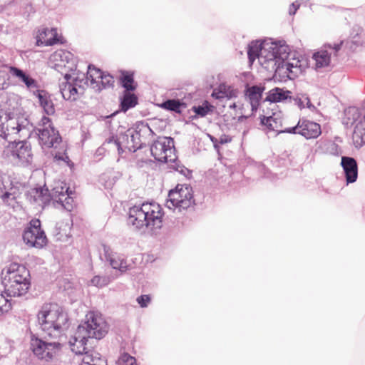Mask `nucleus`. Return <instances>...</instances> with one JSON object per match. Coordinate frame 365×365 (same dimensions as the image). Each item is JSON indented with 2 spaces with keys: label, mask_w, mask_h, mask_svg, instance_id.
I'll return each instance as SVG.
<instances>
[{
  "label": "nucleus",
  "mask_w": 365,
  "mask_h": 365,
  "mask_svg": "<svg viewBox=\"0 0 365 365\" xmlns=\"http://www.w3.org/2000/svg\"><path fill=\"white\" fill-rule=\"evenodd\" d=\"M163 212L157 203H143L129 209L128 222L134 229L154 231L163 225Z\"/></svg>",
  "instance_id": "obj_1"
},
{
  "label": "nucleus",
  "mask_w": 365,
  "mask_h": 365,
  "mask_svg": "<svg viewBox=\"0 0 365 365\" xmlns=\"http://www.w3.org/2000/svg\"><path fill=\"white\" fill-rule=\"evenodd\" d=\"M30 274L23 264L11 263L1 271V284L8 297L26 294L30 287Z\"/></svg>",
  "instance_id": "obj_2"
},
{
  "label": "nucleus",
  "mask_w": 365,
  "mask_h": 365,
  "mask_svg": "<svg viewBox=\"0 0 365 365\" xmlns=\"http://www.w3.org/2000/svg\"><path fill=\"white\" fill-rule=\"evenodd\" d=\"M41 328L48 335L52 331H61L66 325L68 318L62 307L56 303H45L37 314Z\"/></svg>",
  "instance_id": "obj_3"
},
{
  "label": "nucleus",
  "mask_w": 365,
  "mask_h": 365,
  "mask_svg": "<svg viewBox=\"0 0 365 365\" xmlns=\"http://www.w3.org/2000/svg\"><path fill=\"white\" fill-rule=\"evenodd\" d=\"M286 48L283 46H278L275 43H265L259 41H252L248 48V58L250 63H252L255 60L259 58L260 63L264 64L268 63L269 64L276 65V60L279 56L280 51L285 52Z\"/></svg>",
  "instance_id": "obj_4"
},
{
  "label": "nucleus",
  "mask_w": 365,
  "mask_h": 365,
  "mask_svg": "<svg viewBox=\"0 0 365 365\" xmlns=\"http://www.w3.org/2000/svg\"><path fill=\"white\" fill-rule=\"evenodd\" d=\"M194 203L192 187L186 184H178L168 193L166 205L170 209L180 210L190 207Z\"/></svg>",
  "instance_id": "obj_5"
},
{
  "label": "nucleus",
  "mask_w": 365,
  "mask_h": 365,
  "mask_svg": "<svg viewBox=\"0 0 365 365\" xmlns=\"http://www.w3.org/2000/svg\"><path fill=\"white\" fill-rule=\"evenodd\" d=\"M31 349L38 359L51 361L60 355L62 345L58 341L49 342L38 338H32Z\"/></svg>",
  "instance_id": "obj_6"
},
{
  "label": "nucleus",
  "mask_w": 365,
  "mask_h": 365,
  "mask_svg": "<svg viewBox=\"0 0 365 365\" xmlns=\"http://www.w3.org/2000/svg\"><path fill=\"white\" fill-rule=\"evenodd\" d=\"M83 325L79 326L84 329L85 333L91 338L101 339L108 331V324L99 312L91 311L86 316Z\"/></svg>",
  "instance_id": "obj_7"
},
{
  "label": "nucleus",
  "mask_w": 365,
  "mask_h": 365,
  "mask_svg": "<svg viewBox=\"0 0 365 365\" xmlns=\"http://www.w3.org/2000/svg\"><path fill=\"white\" fill-rule=\"evenodd\" d=\"M3 155L14 163H29L32 158L31 148L25 140L10 142L3 151Z\"/></svg>",
  "instance_id": "obj_8"
},
{
  "label": "nucleus",
  "mask_w": 365,
  "mask_h": 365,
  "mask_svg": "<svg viewBox=\"0 0 365 365\" xmlns=\"http://www.w3.org/2000/svg\"><path fill=\"white\" fill-rule=\"evenodd\" d=\"M154 158L162 163H173L176 159L173 140L171 138L159 137L150 147Z\"/></svg>",
  "instance_id": "obj_9"
},
{
  "label": "nucleus",
  "mask_w": 365,
  "mask_h": 365,
  "mask_svg": "<svg viewBox=\"0 0 365 365\" xmlns=\"http://www.w3.org/2000/svg\"><path fill=\"white\" fill-rule=\"evenodd\" d=\"M24 242L30 247L42 248L47 244V237L41 229V221L33 219L23 234Z\"/></svg>",
  "instance_id": "obj_10"
},
{
  "label": "nucleus",
  "mask_w": 365,
  "mask_h": 365,
  "mask_svg": "<svg viewBox=\"0 0 365 365\" xmlns=\"http://www.w3.org/2000/svg\"><path fill=\"white\" fill-rule=\"evenodd\" d=\"M51 200L61 204L66 210L71 211L75 207L74 192L69 190L67 184L63 181H56L51 192Z\"/></svg>",
  "instance_id": "obj_11"
},
{
  "label": "nucleus",
  "mask_w": 365,
  "mask_h": 365,
  "mask_svg": "<svg viewBox=\"0 0 365 365\" xmlns=\"http://www.w3.org/2000/svg\"><path fill=\"white\" fill-rule=\"evenodd\" d=\"M284 132L300 134L307 139L317 138L322 133L320 125L308 120H299L296 126L286 128Z\"/></svg>",
  "instance_id": "obj_12"
},
{
  "label": "nucleus",
  "mask_w": 365,
  "mask_h": 365,
  "mask_svg": "<svg viewBox=\"0 0 365 365\" xmlns=\"http://www.w3.org/2000/svg\"><path fill=\"white\" fill-rule=\"evenodd\" d=\"M21 130V125L14 116L6 112H0V136L4 139L14 138Z\"/></svg>",
  "instance_id": "obj_13"
},
{
  "label": "nucleus",
  "mask_w": 365,
  "mask_h": 365,
  "mask_svg": "<svg viewBox=\"0 0 365 365\" xmlns=\"http://www.w3.org/2000/svg\"><path fill=\"white\" fill-rule=\"evenodd\" d=\"M39 143L43 148H57L61 143L58 132L53 128H43L38 130Z\"/></svg>",
  "instance_id": "obj_14"
},
{
  "label": "nucleus",
  "mask_w": 365,
  "mask_h": 365,
  "mask_svg": "<svg viewBox=\"0 0 365 365\" xmlns=\"http://www.w3.org/2000/svg\"><path fill=\"white\" fill-rule=\"evenodd\" d=\"M88 338V336L84 331V329L78 327L74 336L69 341L72 351L76 354L83 356L86 353H90L91 351H87L86 346Z\"/></svg>",
  "instance_id": "obj_15"
},
{
  "label": "nucleus",
  "mask_w": 365,
  "mask_h": 365,
  "mask_svg": "<svg viewBox=\"0 0 365 365\" xmlns=\"http://www.w3.org/2000/svg\"><path fill=\"white\" fill-rule=\"evenodd\" d=\"M286 50L285 52L280 51L279 56L282 58H277V59H282L284 60V58L287 56V48L286 46H284ZM276 63L278 62V60H276ZM279 71L284 70V73L287 75V76L289 78H294L298 76L299 73H301V66L299 65V61L293 59L292 61H283L282 62L281 66L279 68Z\"/></svg>",
  "instance_id": "obj_16"
},
{
  "label": "nucleus",
  "mask_w": 365,
  "mask_h": 365,
  "mask_svg": "<svg viewBox=\"0 0 365 365\" xmlns=\"http://www.w3.org/2000/svg\"><path fill=\"white\" fill-rule=\"evenodd\" d=\"M77 83L65 82L61 85L60 89L63 98L66 101H75L83 93V88L77 86Z\"/></svg>",
  "instance_id": "obj_17"
},
{
  "label": "nucleus",
  "mask_w": 365,
  "mask_h": 365,
  "mask_svg": "<svg viewBox=\"0 0 365 365\" xmlns=\"http://www.w3.org/2000/svg\"><path fill=\"white\" fill-rule=\"evenodd\" d=\"M105 257L110 266L115 269H118L121 272H124L128 270V265L127 261L123 257V256L118 253L113 252L109 248L104 247Z\"/></svg>",
  "instance_id": "obj_18"
},
{
  "label": "nucleus",
  "mask_w": 365,
  "mask_h": 365,
  "mask_svg": "<svg viewBox=\"0 0 365 365\" xmlns=\"http://www.w3.org/2000/svg\"><path fill=\"white\" fill-rule=\"evenodd\" d=\"M341 166L344 170L347 182H355L358 176V167L355 159L350 157H342Z\"/></svg>",
  "instance_id": "obj_19"
},
{
  "label": "nucleus",
  "mask_w": 365,
  "mask_h": 365,
  "mask_svg": "<svg viewBox=\"0 0 365 365\" xmlns=\"http://www.w3.org/2000/svg\"><path fill=\"white\" fill-rule=\"evenodd\" d=\"M54 63L56 69L62 68H71L70 63L73 61V57L71 52L66 50H58L56 51L51 57Z\"/></svg>",
  "instance_id": "obj_20"
},
{
  "label": "nucleus",
  "mask_w": 365,
  "mask_h": 365,
  "mask_svg": "<svg viewBox=\"0 0 365 365\" xmlns=\"http://www.w3.org/2000/svg\"><path fill=\"white\" fill-rule=\"evenodd\" d=\"M58 42L56 29H44L40 31L36 43L38 46H51Z\"/></svg>",
  "instance_id": "obj_21"
},
{
  "label": "nucleus",
  "mask_w": 365,
  "mask_h": 365,
  "mask_svg": "<svg viewBox=\"0 0 365 365\" xmlns=\"http://www.w3.org/2000/svg\"><path fill=\"white\" fill-rule=\"evenodd\" d=\"M9 73L13 76L18 78V81L24 83L28 88H34L37 87L36 81L22 70L14 67H9Z\"/></svg>",
  "instance_id": "obj_22"
},
{
  "label": "nucleus",
  "mask_w": 365,
  "mask_h": 365,
  "mask_svg": "<svg viewBox=\"0 0 365 365\" xmlns=\"http://www.w3.org/2000/svg\"><path fill=\"white\" fill-rule=\"evenodd\" d=\"M238 91L230 86L220 84L217 88L215 89L212 96L216 99H231L237 97Z\"/></svg>",
  "instance_id": "obj_23"
},
{
  "label": "nucleus",
  "mask_w": 365,
  "mask_h": 365,
  "mask_svg": "<svg viewBox=\"0 0 365 365\" xmlns=\"http://www.w3.org/2000/svg\"><path fill=\"white\" fill-rule=\"evenodd\" d=\"M31 197L39 205H43L51 200V196L47 188L38 187L31 191Z\"/></svg>",
  "instance_id": "obj_24"
},
{
  "label": "nucleus",
  "mask_w": 365,
  "mask_h": 365,
  "mask_svg": "<svg viewBox=\"0 0 365 365\" xmlns=\"http://www.w3.org/2000/svg\"><path fill=\"white\" fill-rule=\"evenodd\" d=\"M352 138L356 147H361L365 144V114L363 119L356 124Z\"/></svg>",
  "instance_id": "obj_25"
},
{
  "label": "nucleus",
  "mask_w": 365,
  "mask_h": 365,
  "mask_svg": "<svg viewBox=\"0 0 365 365\" xmlns=\"http://www.w3.org/2000/svg\"><path fill=\"white\" fill-rule=\"evenodd\" d=\"M263 89L259 86H252L249 88L245 94V98H248L252 110H257L259 101L262 97Z\"/></svg>",
  "instance_id": "obj_26"
},
{
  "label": "nucleus",
  "mask_w": 365,
  "mask_h": 365,
  "mask_svg": "<svg viewBox=\"0 0 365 365\" xmlns=\"http://www.w3.org/2000/svg\"><path fill=\"white\" fill-rule=\"evenodd\" d=\"M317 68L328 66L331 61V53L327 50L321 49L313 55Z\"/></svg>",
  "instance_id": "obj_27"
},
{
  "label": "nucleus",
  "mask_w": 365,
  "mask_h": 365,
  "mask_svg": "<svg viewBox=\"0 0 365 365\" xmlns=\"http://www.w3.org/2000/svg\"><path fill=\"white\" fill-rule=\"evenodd\" d=\"M103 72L94 66H89L87 71V81H90L91 85L93 87L98 86L100 80L102 78Z\"/></svg>",
  "instance_id": "obj_28"
},
{
  "label": "nucleus",
  "mask_w": 365,
  "mask_h": 365,
  "mask_svg": "<svg viewBox=\"0 0 365 365\" xmlns=\"http://www.w3.org/2000/svg\"><path fill=\"white\" fill-rule=\"evenodd\" d=\"M120 80L122 86L125 88V91H133L136 88L133 72L122 71Z\"/></svg>",
  "instance_id": "obj_29"
},
{
  "label": "nucleus",
  "mask_w": 365,
  "mask_h": 365,
  "mask_svg": "<svg viewBox=\"0 0 365 365\" xmlns=\"http://www.w3.org/2000/svg\"><path fill=\"white\" fill-rule=\"evenodd\" d=\"M41 106L43 108L47 115H51L55 113L54 104L50 96L46 94H39L38 96Z\"/></svg>",
  "instance_id": "obj_30"
},
{
  "label": "nucleus",
  "mask_w": 365,
  "mask_h": 365,
  "mask_svg": "<svg viewBox=\"0 0 365 365\" xmlns=\"http://www.w3.org/2000/svg\"><path fill=\"white\" fill-rule=\"evenodd\" d=\"M138 103L137 96L130 91H125L123 100L121 101V109L126 111L130 108L134 107Z\"/></svg>",
  "instance_id": "obj_31"
},
{
  "label": "nucleus",
  "mask_w": 365,
  "mask_h": 365,
  "mask_svg": "<svg viewBox=\"0 0 365 365\" xmlns=\"http://www.w3.org/2000/svg\"><path fill=\"white\" fill-rule=\"evenodd\" d=\"M289 93V91H284L279 88H275L269 92L266 99L272 103L278 102L286 99L288 97Z\"/></svg>",
  "instance_id": "obj_32"
},
{
  "label": "nucleus",
  "mask_w": 365,
  "mask_h": 365,
  "mask_svg": "<svg viewBox=\"0 0 365 365\" xmlns=\"http://www.w3.org/2000/svg\"><path fill=\"white\" fill-rule=\"evenodd\" d=\"M183 106L178 100H168L162 103L161 107L169 110L180 113V108Z\"/></svg>",
  "instance_id": "obj_33"
},
{
  "label": "nucleus",
  "mask_w": 365,
  "mask_h": 365,
  "mask_svg": "<svg viewBox=\"0 0 365 365\" xmlns=\"http://www.w3.org/2000/svg\"><path fill=\"white\" fill-rule=\"evenodd\" d=\"M12 308L11 302L0 292V316L9 312Z\"/></svg>",
  "instance_id": "obj_34"
},
{
  "label": "nucleus",
  "mask_w": 365,
  "mask_h": 365,
  "mask_svg": "<svg viewBox=\"0 0 365 365\" xmlns=\"http://www.w3.org/2000/svg\"><path fill=\"white\" fill-rule=\"evenodd\" d=\"M114 83L115 81L112 76L103 73L102 78L100 80V84L97 86L98 90L113 87Z\"/></svg>",
  "instance_id": "obj_35"
},
{
  "label": "nucleus",
  "mask_w": 365,
  "mask_h": 365,
  "mask_svg": "<svg viewBox=\"0 0 365 365\" xmlns=\"http://www.w3.org/2000/svg\"><path fill=\"white\" fill-rule=\"evenodd\" d=\"M86 355L91 356L92 361L91 365H107L106 360L94 351L91 350V352L86 353Z\"/></svg>",
  "instance_id": "obj_36"
},
{
  "label": "nucleus",
  "mask_w": 365,
  "mask_h": 365,
  "mask_svg": "<svg viewBox=\"0 0 365 365\" xmlns=\"http://www.w3.org/2000/svg\"><path fill=\"white\" fill-rule=\"evenodd\" d=\"M192 110L197 115L201 117L205 116L210 111V106L207 101H205L202 106H194Z\"/></svg>",
  "instance_id": "obj_37"
},
{
  "label": "nucleus",
  "mask_w": 365,
  "mask_h": 365,
  "mask_svg": "<svg viewBox=\"0 0 365 365\" xmlns=\"http://www.w3.org/2000/svg\"><path fill=\"white\" fill-rule=\"evenodd\" d=\"M118 361L121 365H136L135 359L128 353L122 354L118 359Z\"/></svg>",
  "instance_id": "obj_38"
},
{
  "label": "nucleus",
  "mask_w": 365,
  "mask_h": 365,
  "mask_svg": "<svg viewBox=\"0 0 365 365\" xmlns=\"http://www.w3.org/2000/svg\"><path fill=\"white\" fill-rule=\"evenodd\" d=\"M91 282L93 285L102 287L108 284V279L106 277L95 276Z\"/></svg>",
  "instance_id": "obj_39"
},
{
  "label": "nucleus",
  "mask_w": 365,
  "mask_h": 365,
  "mask_svg": "<svg viewBox=\"0 0 365 365\" xmlns=\"http://www.w3.org/2000/svg\"><path fill=\"white\" fill-rule=\"evenodd\" d=\"M244 106H245L244 103H242L241 102V101H237V102H234V103L230 104L229 107L230 108H233L235 110H239L238 114L240 115H245V112H244L245 107H244Z\"/></svg>",
  "instance_id": "obj_40"
},
{
  "label": "nucleus",
  "mask_w": 365,
  "mask_h": 365,
  "mask_svg": "<svg viewBox=\"0 0 365 365\" xmlns=\"http://www.w3.org/2000/svg\"><path fill=\"white\" fill-rule=\"evenodd\" d=\"M274 119L272 116H264L261 118V123L266 125L268 128L274 130L272 123L274 122Z\"/></svg>",
  "instance_id": "obj_41"
},
{
  "label": "nucleus",
  "mask_w": 365,
  "mask_h": 365,
  "mask_svg": "<svg viewBox=\"0 0 365 365\" xmlns=\"http://www.w3.org/2000/svg\"><path fill=\"white\" fill-rule=\"evenodd\" d=\"M137 302L141 307H146L150 302V297L146 294L141 295L137 298Z\"/></svg>",
  "instance_id": "obj_42"
},
{
  "label": "nucleus",
  "mask_w": 365,
  "mask_h": 365,
  "mask_svg": "<svg viewBox=\"0 0 365 365\" xmlns=\"http://www.w3.org/2000/svg\"><path fill=\"white\" fill-rule=\"evenodd\" d=\"M1 197L3 200V201L4 202H6V203H9L10 200H16V194H15L14 192H5L1 195Z\"/></svg>",
  "instance_id": "obj_43"
},
{
  "label": "nucleus",
  "mask_w": 365,
  "mask_h": 365,
  "mask_svg": "<svg viewBox=\"0 0 365 365\" xmlns=\"http://www.w3.org/2000/svg\"><path fill=\"white\" fill-rule=\"evenodd\" d=\"M53 159L56 162L63 161L66 162V160H68V157L66 155L64 152L63 153H55L53 154Z\"/></svg>",
  "instance_id": "obj_44"
},
{
  "label": "nucleus",
  "mask_w": 365,
  "mask_h": 365,
  "mask_svg": "<svg viewBox=\"0 0 365 365\" xmlns=\"http://www.w3.org/2000/svg\"><path fill=\"white\" fill-rule=\"evenodd\" d=\"M40 125H42L43 128H50L53 127L51 125V120L48 117L43 116L41 120Z\"/></svg>",
  "instance_id": "obj_45"
},
{
  "label": "nucleus",
  "mask_w": 365,
  "mask_h": 365,
  "mask_svg": "<svg viewBox=\"0 0 365 365\" xmlns=\"http://www.w3.org/2000/svg\"><path fill=\"white\" fill-rule=\"evenodd\" d=\"M91 356L85 355L83 356L80 365H91Z\"/></svg>",
  "instance_id": "obj_46"
},
{
  "label": "nucleus",
  "mask_w": 365,
  "mask_h": 365,
  "mask_svg": "<svg viewBox=\"0 0 365 365\" xmlns=\"http://www.w3.org/2000/svg\"><path fill=\"white\" fill-rule=\"evenodd\" d=\"M299 4H296L295 3H293L289 8V14H294L296 13L297 10L299 9Z\"/></svg>",
  "instance_id": "obj_47"
},
{
  "label": "nucleus",
  "mask_w": 365,
  "mask_h": 365,
  "mask_svg": "<svg viewBox=\"0 0 365 365\" xmlns=\"http://www.w3.org/2000/svg\"><path fill=\"white\" fill-rule=\"evenodd\" d=\"M341 45V43L339 44H334V46H331V45H329L328 47L329 48L334 50L336 52H337L340 49Z\"/></svg>",
  "instance_id": "obj_48"
}]
</instances>
